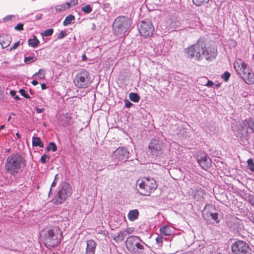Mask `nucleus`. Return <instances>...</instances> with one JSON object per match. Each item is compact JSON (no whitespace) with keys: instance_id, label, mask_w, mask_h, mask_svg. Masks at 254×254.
Returning a JSON list of instances; mask_svg holds the SVG:
<instances>
[{"instance_id":"obj_1","label":"nucleus","mask_w":254,"mask_h":254,"mask_svg":"<svg viewBox=\"0 0 254 254\" xmlns=\"http://www.w3.org/2000/svg\"><path fill=\"white\" fill-rule=\"evenodd\" d=\"M185 52L189 58L200 61L204 58L210 62L215 59L218 54L216 46L206 45L202 38H199L196 43L186 48Z\"/></svg>"},{"instance_id":"obj_2","label":"nucleus","mask_w":254,"mask_h":254,"mask_svg":"<svg viewBox=\"0 0 254 254\" xmlns=\"http://www.w3.org/2000/svg\"><path fill=\"white\" fill-rule=\"evenodd\" d=\"M26 165L24 157L19 153L12 154L8 156L4 164L6 173L15 177Z\"/></svg>"},{"instance_id":"obj_3","label":"nucleus","mask_w":254,"mask_h":254,"mask_svg":"<svg viewBox=\"0 0 254 254\" xmlns=\"http://www.w3.org/2000/svg\"><path fill=\"white\" fill-rule=\"evenodd\" d=\"M131 24V20L125 16L117 17L113 23L114 31L118 37H123L127 32Z\"/></svg>"},{"instance_id":"obj_4","label":"nucleus","mask_w":254,"mask_h":254,"mask_svg":"<svg viewBox=\"0 0 254 254\" xmlns=\"http://www.w3.org/2000/svg\"><path fill=\"white\" fill-rule=\"evenodd\" d=\"M137 184L138 186L139 193L145 196L150 195V193L157 188L156 181L153 178L148 177L144 178L141 181L138 180Z\"/></svg>"},{"instance_id":"obj_5","label":"nucleus","mask_w":254,"mask_h":254,"mask_svg":"<svg viewBox=\"0 0 254 254\" xmlns=\"http://www.w3.org/2000/svg\"><path fill=\"white\" fill-rule=\"evenodd\" d=\"M236 71L248 84L254 83V73L248 64H234Z\"/></svg>"},{"instance_id":"obj_6","label":"nucleus","mask_w":254,"mask_h":254,"mask_svg":"<svg viewBox=\"0 0 254 254\" xmlns=\"http://www.w3.org/2000/svg\"><path fill=\"white\" fill-rule=\"evenodd\" d=\"M92 81L91 76L86 70H82L78 72L73 79L75 85L79 88H87Z\"/></svg>"},{"instance_id":"obj_7","label":"nucleus","mask_w":254,"mask_h":254,"mask_svg":"<svg viewBox=\"0 0 254 254\" xmlns=\"http://www.w3.org/2000/svg\"><path fill=\"white\" fill-rule=\"evenodd\" d=\"M71 193L72 188L70 185L66 182L62 183L59 187L58 199L56 201V204H60L63 203L67 197L71 195Z\"/></svg>"},{"instance_id":"obj_8","label":"nucleus","mask_w":254,"mask_h":254,"mask_svg":"<svg viewBox=\"0 0 254 254\" xmlns=\"http://www.w3.org/2000/svg\"><path fill=\"white\" fill-rule=\"evenodd\" d=\"M61 237V233L57 230L56 232L52 229L49 230L45 235L46 247L54 248L57 246L60 242Z\"/></svg>"},{"instance_id":"obj_9","label":"nucleus","mask_w":254,"mask_h":254,"mask_svg":"<svg viewBox=\"0 0 254 254\" xmlns=\"http://www.w3.org/2000/svg\"><path fill=\"white\" fill-rule=\"evenodd\" d=\"M138 30L140 36L146 38L153 35L154 27L149 19H145L140 22Z\"/></svg>"},{"instance_id":"obj_10","label":"nucleus","mask_w":254,"mask_h":254,"mask_svg":"<svg viewBox=\"0 0 254 254\" xmlns=\"http://www.w3.org/2000/svg\"><path fill=\"white\" fill-rule=\"evenodd\" d=\"M231 250L234 254H249L251 248L246 242L238 240L232 244Z\"/></svg>"},{"instance_id":"obj_11","label":"nucleus","mask_w":254,"mask_h":254,"mask_svg":"<svg viewBox=\"0 0 254 254\" xmlns=\"http://www.w3.org/2000/svg\"><path fill=\"white\" fill-rule=\"evenodd\" d=\"M129 151L127 148L119 147L113 152V157L115 162H125L129 158Z\"/></svg>"},{"instance_id":"obj_12","label":"nucleus","mask_w":254,"mask_h":254,"mask_svg":"<svg viewBox=\"0 0 254 254\" xmlns=\"http://www.w3.org/2000/svg\"><path fill=\"white\" fill-rule=\"evenodd\" d=\"M163 143L162 141L153 139L149 143V149L153 156H158L162 154Z\"/></svg>"},{"instance_id":"obj_13","label":"nucleus","mask_w":254,"mask_h":254,"mask_svg":"<svg viewBox=\"0 0 254 254\" xmlns=\"http://www.w3.org/2000/svg\"><path fill=\"white\" fill-rule=\"evenodd\" d=\"M196 160L201 167L205 170L211 166V159L206 153H203L200 155L197 156Z\"/></svg>"},{"instance_id":"obj_14","label":"nucleus","mask_w":254,"mask_h":254,"mask_svg":"<svg viewBox=\"0 0 254 254\" xmlns=\"http://www.w3.org/2000/svg\"><path fill=\"white\" fill-rule=\"evenodd\" d=\"M137 242H139V237L138 236H131L127 238L126 241V245L130 252L135 253V249L134 248V245Z\"/></svg>"},{"instance_id":"obj_15","label":"nucleus","mask_w":254,"mask_h":254,"mask_svg":"<svg viewBox=\"0 0 254 254\" xmlns=\"http://www.w3.org/2000/svg\"><path fill=\"white\" fill-rule=\"evenodd\" d=\"M96 243L92 240L86 241V248L85 254H95L96 248Z\"/></svg>"},{"instance_id":"obj_16","label":"nucleus","mask_w":254,"mask_h":254,"mask_svg":"<svg viewBox=\"0 0 254 254\" xmlns=\"http://www.w3.org/2000/svg\"><path fill=\"white\" fill-rule=\"evenodd\" d=\"M11 42V37L9 34H3L0 35V44L2 48L9 46Z\"/></svg>"},{"instance_id":"obj_17","label":"nucleus","mask_w":254,"mask_h":254,"mask_svg":"<svg viewBox=\"0 0 254 254\" xmlns=\"http://www.w3.org/2000/svg\"><path fill=\"white\" fill-rule=\"evenodd\" d=\"M71 7V4L70 2H67L62 4L57 5L55 7V9L57 12H62L65 11L66 9L69 8Z\"/></svg>"},{"instance_id":"obj_18","label":"nucleus","mask_w":254,"mask_h":254,"mask_svg":"<svg viewBox=\"0 0 254 254\" xmlns=\"http://www.w3.org/2000/svg\"><path fill=\"white\" fill-rule=\"evenodd\" d=\"M139 216V211L137 209H133L129 211L128 213V219L131 221H134L136 220Z\"/></svg>"},{"instance_id":"obj_19","label":"nucleus","mask_w":254,"mask_h":254,"mask_svg":"<svg viewBox=\"0 0 254 254\" xmlns=\"http://www.w3.org/2000/svg\"><path fill=\"white\" fill-rule=\"evenodd\" d=\"M40 41L37 38L36 36H34L33 38L29 39L28 40V44L29 46L35 48L37 47L39 44Z\"/></svg>"},{"instance_id":"obj_20","label":"nucleus","mask_w":254,"mask_h":254,"mask_svg":"<svg viewBox=\"0 0 254 254\" xmlns=\"http://www.w3.org/2000/svg\"><path fill=\"white\" fill-rule=\"evenodd\" d=\"M244 126L248 127L252 132H254V119H246L244 123Z\"/></svg>"},{"instance_id":"obj_21","label":"nucleus","mask_w":254,"mask_h":254,"mask_svg":"<svg viewBox=\"0 0 254 254\" xmlns=\"http://www.w3.org/2000/svg\"><path fill=\"white\" fill-rule=\"evenodd\" d=\"M32 145L33 146H39L40 148L44 147V144L39 137L33 136L32 137Z\"/></svg>"},{"instance_id":"obj_22","label":"nucleus","mask_w":254,"mask_h":254,"mask_svg":"<svg viewBox=\"0 0 254 254\" xmlns=\"http://www.w3.org/2000/svg\"><path fill=\"white\" fill-rule=\"evenodd\" d=\"M180 21L177 19L172 20L169 24L170 29L172 31L176 30L180 27Z\"/></svg>"},{"instance_id":"obj_23","label":"nucleus","mask_w":254,"mask_h":254,"mask_svg":"<svg viewBox=\"0 0 254 254\" xmlns=\"http://www.w3.org/2000/svg\"><path fill=\"white\" fill-rule=\"evenodd\" d=\"M75 20V17L72 14H69L66 16L63 22V25L67 26L72 23Z\"/></svg>"},{"instance_id":"obj_24","label":"nucleus","mask_w":254,"mask_h":254,"mask_svg":"<svg viewBox=\"0 0 254 254\" xmlns=\"http://www.w3.org/2000/svg\"><path fill=\"white\" fill-rule=\"evenodd\" d=\"M145 243L139 238V242H137L134 245V248L135 249V253L138 252V251H142L144 250L143 245Z\"/></svg>"},{"instance_id":"obj_25","label":"nucleus","mask_w":254,"mask_h":254,"mask_svg":"<svg viewBox=\"0 0 254 254\" xmlns=\"http://www.w3.org/2000/svg\"><path fill=\"white\" fill-rule=\"evenodd\" d=\"M127 235V232L125 231H122L119 232L118 235L114 238V239L116 241L122 242L123 241L125 237Z\"/></svg>"},{"instance_id":"obj_26","label":"nucleus","mask_w":254,"mask_h":254,"mask_svg":"<svg viewBox=\"0 0 254 254\" xmlns=\"http://www.w3.org/2000/svg\"><path fill=\"white\" fill-rule=\"evenodd\" d=\"M160 233L163 236H170L171 235V231L168 226H164L160 229Z\"/></svg>"},{"instance_id":"obj_27","label":"nucleus","mask_w":254,"mask_h":254,"mask_svg":"<svg viewBox=\"0 0 254 254\" xmlns=\"http://www.w3.org/2000/svg\"><path fill=\"white\" fill-rule=\"evenodd\" d=\"M129 99L133 102H137L140 99L139 96L135 93L131 92L129 94Z\"/></svg>"},{"instance_id":"obj_28","label":"nucleus","mask_w":254,"mask_h":254,"mask_svg":"<svg viewBox=\"0 0 254 254\" xmlns=\"http://www.w3.org/2000/svg\"><path fill=\"white\" fill-rule=\"evenodd\" d=\"M193 3L196 6H201L207 3L209 0H192Z\"/></svg>"},{"instance_id":"obj_29","label":"nucleus","mask_w":254,"mask_h":254,"mask_svg":"<svg viewBox=\"0 0 254 254\" xmlns=\"http://www.w3.org/2000/svg\"><path fill=\"white\" fill-rule=\"evenodd\" d=\"M162 45L158 44L155 48H154V54L160 55L162 53Z\"/></svg>"},{"instance_id":"obj_30","label":"nucleus","mask_w":254,"mask_h":254,"mask_svg":"<svg viewBox=\"0 0 254 254\" xmlns=\"http://www.w3.org/2000/svg\"><path fill=\"white\" fill-rule=\"evenodd\" d=\"M54 32V29L53 28H50L49 29H47L43 31L41 33V35L42 36L47 37L51 36Z\"/></svg>"},{"instance_id":"obj_31","label":"nucleus","mask_w":254,"mask_h":254,"mask_svg":"<svg viewBox=\"0 0 254 254\" xmlns=\"http://www.w3.org/2000/svg\"><path fill=\"white\" fill-rule=\"evenodd\" d=\"M57 147L56 144L53 142H51L49 143V145L47 147V150L48 151H49L50 150H52L53 152H55L57 150Z\"/></svg>"},{"instance_id":"obj_32","label":"nucleus","mask_w":254,"mask_h":254,"mask_svg":"<svg viewBox=\"0 0 254 254\" xmlns=\"http://www.w3.org/2000/svg\"><path fill=\"white\" fill-rule=\"evenodd\" d=\"M36 58L34 56L25 57L24 59L25 63L29 62L30 63H34L36 61Z\"/></svg>"},{"instance_id":"obj_33","label":"nucleus","mask_w":254,"mask_h":254,"mask_svg":"<svg viewBox=\"0 0 254 254\" xmlns=\"http://www.w3.org/2000/svg\"><path fill=\"white\" fill-rule=\"evenodd\" d=\"M81 9L86 13H89L92 10V8L89 4H87L85 6L82 7Z\"/></svg>"},{"instance_id":"obj_34","label":"nucleus","mask_w":254,"mask_h":254,"mask_svg":"<svg viewBox=\"0 0 254 254\" xmlns=\"http://www.w3.org/2000/svg\"><path fill=\"white\" fill-rule=\"evenodd\" d=\"M248 167L250 170L254 172V163L252 159H249L247 161Z\"/></svg>"},{"instance_id":"obj_35","label":"nucleus","mask_w":254,"mask_h":254,"mask_svg":"<svg viewBox=\"0 0 254 254\" xmlns=\"http://www.w3.org/2000/svg\"><path fill=\"white\" fill-rule=\"evenodd\" d=\"M34 75L37 76L39 78L42 79L45 77V71L43 69H39L38 72H36Z\"/></svg>"},{"instance_id":"obj_36","label":"nucleus","mask_w":254,"mask_h":254,"mask_svg":"<svg viewBox=\"0 0 254 254\" xmlns=\"http://www.w3.org/2000/svg\"><path fill=\"white\" fill-rule=\"evenodd\" d=\"M50 159V157L46 154L43 155L40 159V161L42 163L45 164L47 163Z\"/></svg>"},{"instance_id":"obj_37","label":"nucleus","mask_w":254,"mask_h":254,"mask_svg":"<svg viewBox=\"0 0 254 254\" xmlns=\"http://www.w3.org/2000/svg\"><path fill=\"white\" fill-rule=\"evenodd\" d=\"M210 216L212 218V219L214 220L215 222L217 223L219 222V220L218 219V215L217 213H210Z\"/></svg>"},{"instance_id":"obj_38","label":"nucleus","mask_w":254,"mask_h":254,"mask_svg":"<svg viewBox=\"0 0 254 254\" xmlns=\"http://www.w3.org/2000/svg\"><path fill=\"white\" fill-rule=\"evenodd\" d=\"M230 76V73L228 71H226L222 75V78H223L224 79V80L225 82H226L229 80Z\"/></svg>"},{"instance_id":"obj_39","label":"nucleus","mask_w":254,"mask_h":254,"mask_svg":"<svg viewBox=\"0 0 254 254\" xmlns=\"http://www.w3.org/2000/svg\"><path fill=\"white\" fill-rule=\"evenodd\" d=\"M156 243L159 246H161L163 243V237L160 236H158L156 238Z\"/></svg>"},{"instance_id":"obj_40","label":"nucleus","mask_w":254,"mask_h":254,"mask_svg":"<svg viewBox=\"0 0 254 254\" xmlns=\"http://www.w3.org/2000/svg\"><path fill=\"white\" fill-rule=\"evenodd\" d=\"M67 35L65 31L62 30L58 35V39H62L64 38Z\"/></svg>"},{"instance_id":"obj_41","label":"nucleus","mask_w":254,"mask_h":254,"mask_svg":"<svg viewBox=\"0 0 254 254\" xmlns=\"http://www.w3.org/2000/svg\"><path fill=\"white\" fill-rule=\"evenodd\" d=\"M19 93L21 94L22 96H23L24 97L26 98H30V96L28 95L27 93H26V91L23 89H21L19 90Z\"/></svg>"},{"instance_id":"obj_42","label":"nucleus","mask_w":254,"mask_h":254,"mask_svg":"<svg viewBox=\"0 0 254 254\" xmlns=\"http://www.w3.org/2000/svg\"><path fill=\"white\" fill-rule=\"evenodd\" d=\"M23 24L22 23H19L18 24H17L15 27H14V29L15 30H17V31H21L23 29Z\"/></svg>"},{"instance_id":"obj_43","label":"nucleus","mask_w":254,"mask_h":254,"mask_svg":"<svg viewBox=\"0 0 254 254\" xmlns=\"http://www.w3.org/2000/svg\"><path fill=\"white\" fill-rule=\"evenodd\" d=\"M15 16L14 15H7L3 18V21H8V20H11L15 18Z\"/></svg>"},{"instance_id":"obj_44","label":"nucleus","mask_w":254,"mask_h":254,"mask_svg":"<svg viewBox=\"0 0 254 254\" xmlns=\"http://www.w3.org/2000/svg\"><path fill=\"white\" fill-rule=\"evenodd\" d=\"M10 95L13 97L16 100H19V97L16 95V92L14 90H11L10 91Z\"/></svg>"},{"instance_id":"obj_45","label":"nucleus","mask_w":254,"mask_h":254,"mask_svg":"<svg viewBox=\"0 0 254 254\" xmlns=\"http://www.w3.org/2000/svg\"><path fill=\"white\" fill-rule=\"evenodd\" d=\"M20 45V41H18L14 44V45L10 48L9 51L15 50Z\"/></svg>"},{"instance_id":"obj_46","label":"nucleus","mask_w":254,"mask_h":254,"mask_svg":"<svg viewBox=\"0 0 254 254\" xmlns=\"http://www.w3.org/2000/svg\"><path fill=\"white\" fill-rule=\"evenodd\" d=\"M125 107L127 108H130L133 105V104L130 102H129L128 100H125Z\"/></svg>"},{"instance_id":"obj_47","label":"nucleus","mask_w":254,"mask_h":254,"mask_svg":"<svg viewBox=\"0 0 254 254\" xmlns=\"http://www.w3.org/2000/svg\"><path fill=\"white\" fill-rule=\"evenodd\" d=\"M214 85V83L211 80H208L207 83L205 84L206 86H207L208 87H212Z\"/></svg>"},{"instance_id":"obj_48","label":"nucleus","mask_w":254,"mask_h":254,"mask_svg":"<svg viewBox=\"0 0 254 254\" xmlns=\"http://www.w3.org/2000/svg\"><path fill=\"white\" fill-rule=\"evenodd\" d=\"M36 110V112L37 113H42L43 112H44L45 110V109L44 108H37Z\"/></svg>"},{"instance_id":"obj_49","label":"nucleus","mask_w":254,"mask_h":254,"mask_svg":"<svg viewBox=\"0 0 254 254\" xmlns=\"http://www.w3.org/2000/svg\"><path fill=\"white\" fill-rule=\"evenodd\" d=\"M249 202L252 205L254 206V196L251 197V198H249Z\"/></svg>"},{"instance_id":"obj_50","label":"nucleus","mask_w":254,"mask_h":254,"mask_svg":"<svg viewBox=\"0 0 254 254\" xmlns=\"http://www.w3.org/2000/svg\"><path fill=\"white\" fill-rule=\"evenodd\" d=\"M71 5H75L78 3V0H72L70 2Z\"/></svg>"},{"instance_id":"obj_51","label":"nucleus","mask_w":254,"mask_h":254,"mask_svg":"<svg viewBox=\"0 0 254 254\" xmlns=\"http://www.w3.org/2000/svg\"><path fill=\"white\" fill-rule=\"evenodd\" d=\"M125 231L127 232V234H130L132 232V229L128 228L127 230H125Z\"/></svg>"},{"instance_id":"obj_52","label":"nucleus","mask_w":254,"mask_h":254,"mask_svg":"<svg viewBox=\"0 0 254 254\" xmlns=\"http://www.w3.org/2000/svg\"><path fill=\"white\" fill-rule=\"evenodd\" d=\"M41 88L43 90L46 89L47 88V85L45 83L41 84Z\"/></svg>"},{"instance_id":"obj_53","label":"nucleus","mask_w":254,"mask_h":254,"mask_svg":"<svg viewBox=\"0 0 254 254\" xmlns=\"http://www.w3.org/2000/svg\"><path fill=\"white\" fill-rule=\"evenodd\" d=\"M31 83L34 86L37 85L38 84V82L35 80H33Z\"/></svg>"},{"instance_id":"obj_54","label":"nucleus","mask_w":254,"mask_h":254,"mask_svg":"<svg viewBox=\"0 0 254 254\" xmlns=\"http://www.w3.org/2000/svg\"><path fill=\"white\" fill-rule=\"evenodd\" d=\"M56 184H57V183H56L55 180H54L53 182L52 183L51 188H52L55 187L56 186Z\"/></svg>"},{"instance_id":"obj_55","label":"nucleus","mask_w":254,"mask_h":254,"mask_svg":"<svg viewBox=\"0 0 254 254\" xmlns=\"http://www.w3.org/2000/svg\"><path fill=\"white\" fill-rule=\"evenodd\" d=\"M41 16L42 15L40 14V15H37L36 16L35 18L37 20H38V19H40L41 18Z\"/></svg>"},{"instance_id":"obj_56","label":"nucleus","mask_w":254,"mask_h":254,"mask_svg":"<svg viewBox=\"0 0 254 254\" xmlns=\"http://www.w3.org/2000/svg\"><path fill=\"white\" fill-rule=\"evenodd\" d=\"M109 3H105L104 4V8H107L109 7Z\"/></svg>"},{"instance_id":"obj_57","label":"nucleus","mask_w":254,"mask_h":254,"mask_svg":"<svg viewBox=\"0 0 254 254\" xmlns=\"http://www.w3.org/2000/svg\"><path fill=\"white\" fill-rule=\"evenodd\" d=\"M86 56L85 54H83L82 56V60L83 61H84L85 59H86Z\"/></svg>"},{"instance_id":"obj_58","label":"nucleus","mask_w":254,"mask_h":254,"mask_svg":"<svg viewBox=\"0 0 254 254\" xmlns=\"http://www.w3.org/2000/svg\"><path fill=\"white\" fill-rule=\"evenodd\" d=\"M216 88H219L221 86V83H217L215 85Z\"/></svg>"},{"instance_id":"obj_59","label":"nucleus","mask_w":254,"mask_h":254,"mask_svg":"<svg viewBox=\"0 0 254 254\" xmlns=\"http://www.w3.org/2000/svg\"><path fill=\"white\" fill-rule=\"evenodd\" d=\"M95 27H96L95 24H94V23H93V24H92V29L93 30H95Z\"/></svg>"},{"instance_id":"obj_60","label":"nucleus","mask_w":254,"mask_h":254,"mask_svg":"<svg viewBox=\"0 0 254 254\" xmlns=\"http://www.w3.org/2000/svg\"><path fill=\"white\" fill-rule=\"evenodd\" d=\"M4 127H5V126H4V125H1V126H0V130L1 129H3Z\"/></svg>"},{"instance_id":"obj_61","label":"nucleus","mask_w":254,"mask_h":254,"mask_svg":"<svg viewBox=\"0 0 254 254\" xmlns=\"http://www.w3.org/2000/svg\"><path fill=\"white\" fill-rule=\"evenodd\" d=\"M16 136L17 137V138H20V135H19V133H18V132H17V133H16Z\"/></svg>"},{"instance_id":"obj_62","label":"nucleus","mask_w":254,"mask_h":254,"mask_svg":"<svg viewBox=\"0 0 254 254\" xmlns=\"http://www.w3.org/2000/svg\"><path fill=\"white\" fill-rule=\"evenodd\" d=\"M195 18H196V20H197V21H199V17H196V16Z\"/></svg>"},{"instance_id":"obj_63","label":"nucleus","mask_w":254,"mask_h":254,"mask_svg":"<svg viewBox=\"0 0 254 254\" xmlns=\"http://www.w3.org/2000/svg\"><path fill=\"white\" fill-rule=\"evenodd\" d=\"M58 176V174H57V175L55 176V180L57 179V176Z\"/></svg>"},{"instance_id":"obj_64","label":"nucleus","mask_w":254,"mask_h":254,"mask_svg":"<svg viewBox=\"0 0 254 254\" xmlns=\"http://www.w3.org/2000/svg\"><path fill=\"white\" fill-rule=\"evenodd\" d=\"M252 221L254 223V218H253V220H252Z\"/></svg>"}]
</instances>
